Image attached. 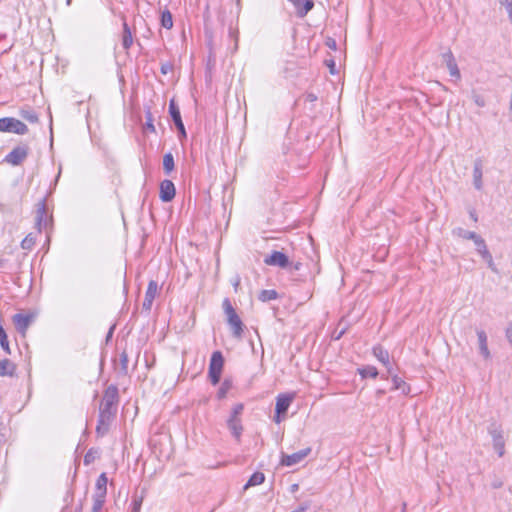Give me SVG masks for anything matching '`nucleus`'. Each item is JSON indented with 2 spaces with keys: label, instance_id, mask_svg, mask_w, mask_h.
<instances>
[{
  "label": "nucleus",
  "instance_id": "7ed1b4c3",
  "mask_svg": "<svg viewBox=\"0 0 512 512\" xmlns=\"http://www.w3.org/2000/svg\"><path fill=\"white\" fill-rule=\"evenodd\" d=\"M223 309L227 316V321L233 330V335L235 337H240L243 332V324L228 299L223 301Z\"/></svg>",
  "mask_w": 512,
  "mask_h": 512
},
{
  "label": "nucleus",
  "instance_id": "39448f33",
  "mask_svg": "<svg viewBox=\"0 0 512 512\" xmlns=\"http://www.w3.org/2000/svg\"><path fill=\"white\" fill-rule=\"evenodd\" d=\"M224 359L221 352L216 351L212 354L209 364V378L213 385H216L221 377Z\"/></svg>",
  "mask_w": 512,
  "mask_h": 512
},
{
  "label": "nucleus",
  "instance_id": "2f4dec72",
  "mask_svg": "<svg viewBox=\"0 0 512 512\" xmlns=\"http://www.w3.org/2000/svg\"><path fill=\"white\" fill-rule=\"evenodd\" d=\"M105 502V496L95 495L93 496L92 512H100Z\"/></svg>",
  "mask_w": 512,
  "mask_h": 512
},
{
  "label": "nucleus",
  "instance_id": "bb28decb",
  "mask_svg": "<svg viewBox=\"0 0 512 512\" xmlns=\"http://www.w3.org/2000/svg\"><path fill=\"white\" fill-rule=\"evenodd\" d=\"M20 116L29 123H37L39 120L37 113L31 109H22Z\"/></svg>",
  "mask_w": 512,
  "mask_h": 512
},
{
  "label": "nucleus",
  "instance_id": "e433bc0d",
  "mask_svg": "<svg viewBox=\"0 0 512 512\" xmlns=\"http://www.w3.org/2000/svg\"><path fill=\"white\" fill-rule=\"evenodd\" d=\"M392 382L395 389H402L405 392V382L397 375L392 376Z\"/></svg>",
  "mask_w": 512,
  "mask_h": 512
},
{
  "label": "nucleus",
  "instance_id": "c03bdc74",
  "mask_svg": "<svg viewBox=\"0 0 512 512\" xmlns=\"http://www.w3.org/2000/svg\"><path fill=\"white\" fill-rule=\"evenodd\" d=\"M298 488H299V485H298V484H293V485L291 486V491H292V492H296V491L298 490Z\"/></svg>",
  "mask_w": 512,
  "mask_h": 512
},
{
  "label": "nucleus",
  "instance_id": "f3484780",
  "mask_svg": "<svg viewBox=\"0 0 512 512\" xmlns=\"http://www.w3.org/2000/svg\"><path fill=\"white\" fill-rule=\"evenodd\" d=\"M374 356L387 368L388 373L392 374V368L389 361V353L381 346L373 348Z\"/></svg>",
  "mask_w": 512,
  "mask_h": 512
},
{
  "label": "nucleus",
  "instance_id": "a18cd8bd",
  "mask_svg": "<svg viewBox=\"0 0 512 512\" xmlns=\"http://www.w3.org/2000/svg\"><path fill=\"white\" fill-rule=\"evenodd\" d=\"M334 66L333 62L329 65L331 73H334Z\"/></svg>",
  "mask_w": 512,
  "mask_h": 512
},
{
  "label": "nucleus",
  "instance_id": "aec40b11",
  "mask_svg": "<svg viewBox=\"0 0 512 512\" xmlns=\"http://www.w3.org/2000/svg\"><path fill=\"white\" fill-rule=\"evenodd\" d=\"M16 372V365L9 359L0 360V376L5 377L14 376Z\"/></svg>",
  "mask_w": 512,
  "mask_h": 512
},
{
  "label": "nucleus",
  "instance_id": "473e14b6",
  "mask_svg": "<svg viewBox=\"0 0 512 512\" xmlns=\"http://www.w3.org/2000/svg\"><path fill=\"white\" fill-rule=\"evenodd\" d=\"M119 365H120V371L123 373V374H127V371H128V355L127 353L124 351L120 354L119 356Z\"/></svg>",
  "mask_w": 512,
  "mask_h": 512
},
{
  "label": "nucleus",
  "instance_id": "c756f323",
  "mask_svg": "<svg viewBox=\"0 0 512 512\" xmlns=\"http://www.w3.org/2000/svg\"><path fill=\"white\" fill-rule=\"evenodd\" d=\"M359 373L363 378H376L378 375V371L374 366H365L362 369H359Z\"/></svg>",
  "mask_w": 512,
  "mask_h": 512
},
{
  "label": "nucleus",
  "instance_id": "de8ad7c7",
  "mask_svg": "<svg viewBox=\"0 0 512 512\" xmlns=\"http://www.w3.org/2000/svg\"><path fill=\"white\" fill-rule=\"evenodd\" d=\"M294 269H295V270H299V269H300V263H296V264L294 265Z\"/></svg>",
  "mask_w": 512,
  "mask_h": 512
},
{
  "label": "nucleus",
  "instance_id": "c9c22d12",
  "mask_svg": "<svg viewBox=\"0 0 512 512\" xmlns=\"http://www.w3.org/2000/svg\"><path fill=\"white\" fill-rule=\"evenodd\" d=\"M230 387H231V383L228 380H225L222 383V385L218 391V398H220V399L224 398L226 396L227 391L230 389Z\"/></svg>",
  "mask_w": 512,
  "mask_h": 512
},
{
  "label": "nucleus",
  "instance_id": "f704fd0d",
  "mask_svg": "<svg viewBox=\"0 0 512 512\" xmlns=\"http://www.w3.org/2000/svg\"><path fill=\"white\" fill-rule=\"evenodd\" d=\"M35 244V238L32 234H28L21 242V247L24 250H30Z\"/></svg>",
  "mask_w": 512,
  "mask_h": 512
},
{
  "label": "nucleus",
  "instance_id": "cd10ccee",
  "mask_svg": "<svg viewBox=\"0 0 512 512\" xmlns=\"http://www.w3.org/2000/svg\"><path fill=\"white\" fill-rule=\"evenodd\" d=\"M163 169L166 174H169L174 169V158L171 153H167L163 157Z\"/></svg>",
  "mask_w": 512,
  "mask_h": 512
},
{
  "label": "nucleus",
  "instance_id": "6ab92c4d",
  "mask_svg": "<svg viewBox=\"0 0 512 512\" xmlns=\"http://www.w3.org/2000/svg\"><path fill=\"white\" fill-rule=\"evenodd\" d=\"M477 337H478L479 350H480L481 355L485 359H489L490 358V351L488 349L487 335H486L485 331L477 330Z\"/></svg>",
  "mask_w": 512,
  "mask_h": 512
},
{
  "label": "nucleus",
  "instance_id": "37998d69",
  "mask_svg": "<svg viewBox=\"0 0 512 512\" xmlns=\"http://www.w3.org/2000/svg\"><path fill=\"white\" fill-rule=\"evenodd\" d=\"M147 128L152 131V132H155V127L154 125L152 124L151 121L147 122Z\"/></svg>",
  "mask_w": 512,
  "mask_h": 512
},
{
  "label": "nucleus",
  "instance_id": "09e8293b",
  "mask_svg": "<svg viewBox=\"0 0 512 512\" xmlns=\"http://www.w3.org/2000/svg\"><path fill=\"white\" fill-rule=\"evenodd\" d=\"M471 217L474 219V221L477 220V217L475 216V214L471 213Z\"/></svg>",
  "mask_w": 512,
  "mask_h": 512
},
{
  "label": "nucleus",
  "instance_id": "8fccbe9b",
  "mask_svg": "<svg viewBox=\"0 0 512 512\" xmlns=\"http://www.w3.org/2000/svg\"><path fill=\"white\" fill-rule=\"evenodd\" d=\"M72 0H66V4L69 6L71 4Z\"/></svg>",
  "mask_w": 512,
  "mask_h": 512
},
{
  "label": "nucleus",
  "instance_id": "1a4fd4ad",
  "mask_svg": "<svg viewBox=\"0 0 512 512\" xmlns=\"http://www.w3.org/2000/svg\"><path fill=\"white\" fill-rule=\"evenodd\" d=\"M169 113H170V116L173 119V122H174L176 128L178 129L180 135L182 137H186V131H185V127L182 122V119H181L180 110H179L177 104L175 103L174 99H171L169 102Z\"/></svg>",
  "mask_w": 512,
  "mask_h": 512
},
{
  "label": "nucleus",
  "instance_id": "423d86ee",
  "mask_svg": "<svg viewBox=\"0 0 512 512\" xmlns=\"http://www.w3.org/2000/svg\"><path fill=\"white\" fill-rule=\"evenodd\" d=\"M294 399L293 394H280L276 398L275 416L274 422L280 423L282 421V415H284Z\"/></svg>",
  "mask_w": 512,
  "mask_h": 512
},
{
  "label": "nucleus",
  "instance_id": "a211bd4d",
  "mask_svg": "<svg viewBox=\"0 0 512 512\" xmlns=\"http://www.w3.org/2000/svg\"><path fill=\"white\" fill-rule=\"evenodd\" d=\"M297 8V14L299 17H304L313 7L314 2L312 0H289Z\"/></svg>",
  "mask_w": 512,
  "mask_h": 512
},
{
  "label": "nucleus",
  "instance_id": "4468645a",
  "mask_svg": "<svg viewBox=\"0 0 512 512\" xmlns=\"http://www.w3.org/2000/svg\"><path fill=\"white\" fill-rule=\"evenodd\" d=\"M443 60L446 64L447 69L449 70L450 76L459 80L461 78V74L452 52L448 51L444 53Z\"/></svg>",
  "mask_w": 512,
  "mask_h": 512
},
{
  "label": "nucleus",
  "instance_id": "0eeeda50",
  "mask_svg": "<svg viewBox=\"0 0 512 512\" xmlns=\"http://www.w3.org/2000/svg\"><path fill=\"white\" fill-rule=\"evenodd\" d=\"M28 152L29 148L27 145L17 146L6 155L4 161L13 166L19 165L27 158Z\"/></svg>",
  "mask_w": 512,
  "mask_h": 512
},
{
  "label": "nucleus",
  "instance_id": "2eb2a0df",
  "mask_svg": "<svg viewBox=\"0 0 512 512\" xmlns=\"http://www.w3.org/2000/svg\"><path fill=\"white\" fill-rule=\"evenodd\" d=\"M158 293V284L156 281L151 280L148 284V288L143 301V308L149 311L152 307L153 301Z\"/></svg>",
  "mask_w": 512,
  "mask_h": 512
},
{
  "label": "nucleus",
  "instance_id": "79ce46f5",
  "mask_svg": "<svg viewBox=\"0 0 512 512\" xmlns=\"http://www.w3.org/2000/svg\"><path fill=\"white\" fill-rule=\"evenodd\" d=\"M317 99L316 95L310 93L307 95V100L310 101V102H313Z\"/></svg>",
  "mask_w": 512,
  "mask_h": 512
},
{
  "label": "nucleus",
  "instance_id": "f03ea898",
  "mask_svg": "<svg viewBox=\"0 0 512 512\" xmlns=\"http://www.w3.org/2000/svg\"><path fill=\"white\" fill-rule=\"evenodd\" d=\"M244 405L238 403L232 408L230 417L227 420V426L231 431L232 435L239 440L243 431L240 415L242 414Z\"/></svg>",
  "mask_w": 512,
  "mask_h": 512
},
{
  "label": "nucleus",
  "instance_id": "dca6fc26",
  "mask_svg": "<svg viewBox=\"0 0 512 512\" xmlns=\"http://www.w3.org/2000/svg\"><path fill=\"white\" fill-rule=\"evenodd\" d=\"M490 434L493 440V447L499 457H502L505 453V441L502 432L499 429L490 430Z\"/></svg>",
  "mask_w": 512,
  "mask_h": 512
},
{
  "label": "nucleus",
  "instance_id": "a19ab883",
  "mask_svg": "<svg viewBox=\"0 0 512 512\" xmlns=\"http://www.w3.org/2000/svg\"><path fill=\"white\" fill-rule=\"evenodd\" d=\"M506 337L508 341L512 344V322L509 324L507 330H506Z\"/></svg>",
  "mask_w": 512,
  "mask_h": 512
},
{
  "label": "nucleus",
  "instance_id": "49530a36",
  "mask_svg": "<svg viewBox=\"0 0 512 512\" xmlns=\"http://www.w3.org/2000/svg\"><path fill=\"white\" fill-rule=\"evenodd\" d=\"M5 263H6L5 259H0V267H4Z\"/></svg>",
  "mask_w": 512,
  "mask_h": 512
},
{
  "label": "nucleus",
  "instance_id": "3c124183",
  "mask_svg": "<svg viewBox=\"0 0 512 512\" xmlns=\"http://www.w3.org/2000/svg\"><path fill=\"white\" fill-rule=\"evenodd\" d=\"M336 42L330 43V46H335Z\"/></svg>",
  "mask_w": 512,
  "mask_h": 512
},
{
  "label": "nucleus",
  "instance_id": "ea45409f",
  "mask_svg": "<svg viewBox=\"0 0 512 512\" xmlns=\"http://www.w3.org/2000/svg\"><path fill=\"white\" fill-rule=\"evenodd\" d=\"M240 281H241V279H240L239 275H235L233 278H231L230 282L233 285L235 291L238 290V287L240 285Z\"/></svg>",
  "mask_w": 512,
  "mask_h": 512
},
{
  "label": "nucleus",
  "instance_id": "393cba45",
  "mask_svg": "<svg viewBox=\"0 0 512 512\" xmlns=\"http://www.w3.org/2000/svg\"><path fill=\"white\" fill-rule=\"evenodd\" d=\"M265 475L262 472H255L251 475L248 482L245 484L244 489H248L249 487L260 485L264 482Z\"/></svg>",
  "mask_w": 512,
  "mask_h": 512
},
{
  "label": "nucleus",
  "instance_id": "6e6552de",
  "mask_svg": "<svg viewBox=\"0 0 512 512\" xmlns=\"http://www.w3.org/2000/svg\"><path fill=\"white\" fill-rule=\"evenodd\" d=\"M311 452V448H305L303 450H300L296 453H293L291 455H287L282 453L281 455V465L283 466H293L298 463H300L302 460H304Z\"/></svg>",
  "mask_w": 512,
  "mask_h": 512
},
{
  "label": "nucleus",
  "instance_id": "603ef678",
  "mask_svg": "<svg viewBox=\"0 0 512 512\" xmlns=\"http://www.w3.org/2000/svg\"><path fill=\"white\" fill-rule=\"evenodd\" d=\"M336 42L330 43V46H335Z\"/></svg>",
  "mask_w": 512,
  "mask_h": 512
},
{
  "label": "nucleus",
  "instance_id": "412c9836",
  "mask_svg": "<svg viewBox=\"0 0 512 512\" xmlns=\"http://www.w3.org/2000/svg\"><path fill=\"white\" fill-rule=\"evenodd\" d=\"M476 247H477V251L478 253L488 261L489 265H492V256L490 254V252L488 251L487 249V246H486V243L484 241V239L480 236H478L476 238V240L474 241Z\"/></svg>",
  "mask_w": 512,
  "mask_h": 512
},
{
  "label": "nucleus",
  "instance_id": "7c9ffc66",
  "mask_svg": "<svg viewBox=\"0 0 512 512\" xmlns=\"http://www.w3.org/2000/svg\"><path fill=\"white\" fill-rule=\"evenodd\" d=\"M161 25L166 29H171L173 27L172 14L168 10L162 12Z\"/></svg>",
  "mask_w": 512,
  "mask_h": 512
},
{
  "label": "nucleus",
  "instance_id": "4be33fe9",
  "mask_svg": "<svg viewBox=\"0 0 512 512\" xmlns=\"http://www.w3.org/2000/svg\"><path fill=\"white\" fill-rule=\"evenodd\" d=\"M473 181L477 190L482 188V167L480 161H476L473 169Z\"/></svg>",
  "mask_w": 512,
  "mask_h": 512
},
{
  "label": "nucleus",
  "instance_id": "9b49d317",
  "mask_svg": "<svg viewBox=\"0 0 512 512\" xmlns=\"http://www.w3.org/2000/svg\"><path fill=\"white\" fill-rule=\"evenodd\" d=\"M35 222L39 231L48 226L49 219L44 201L37 204Z\"/></svg>",
  "mask_w": 512,
  "mask_h": 512
},
{
  "label": "nucleus",
  "instance_id": "72a5a7b5",
  "mask_svg": "<svg viewBox=\"0 0 512 512\" xmlns=\"http://www.w3.org/2000/svg\"><path fill=\"white\" fill-rule=\"evenodd\" d=\"M471 97H472L474 103L478 107H484L486 105L485 98L481 94H479L476 90H472Z\"/></svg>",
  "mask_w": 512,
  "mask_h": 512
},
{
  "label": "nucleus",
  "instance_id": "5701e85b",
  "mask_svg": "<svg viewBox=\"0 0 512 512\" xmlns=\"http://www.w3.org/2000/svg\"><path fill=\"white\" fill-rule=\"evenodd\" d=\"M107 477L105 473H102L96 482V492L95 495H101L106 497V491H107Z\"/></svg>",
  "mask_w": 512,
  "mask_h": 512
},
{
  "label": "nucleus",
  "instance_id": "4c0bfd02",
  "mask_svg": "<svg viewBox=\"0 0 512 512\" xmlns=\"http://www.w3.org/2000/svg\"><path fill=\"white\" fill-rule=\"evenodd\" d=\"M500 3L506 7L510 21L512 22V2L510 0H500Z\"/></svg>",
  "mask_w": 512,
  "mask_h": 512
},
{
  "label": "nucleus",
  "instance_id": "20e7f679",
  "mask_svg": "<svg viewBox=\"0 0 512 512\" xmlns=\"http://www.w3.org/2000/svg\"><path fill=\"white\" fill-rule=\"evenodd\" d=\"M28 127L25 123L13 117L0 118V132L15 133L25 135L28 133Z\"/></svg>",
  "mask_w": 512,
  "mask_h": 512
},
{
  "label": "nucleus",
  "instance_id": "f257e3e1",
  "mask_svg": "<svg viewBox=\"0 0 512 512\" xmlns=\"http://www.w3.org/2000/svg\"><path fill=\"white\" fill-rule=\"evenodd\" d=\"M118 390L115 386H109L103 395L99 407V419L96 427L98 435H105L115 417L117 411Z\"/></svg>",
  "mask_w": 512,
  "mask_h": 512
},
{
  "label": "nucleus",
  "instance_id": "9d476101",
  "mask_svg": "<svg viewBox=\"0 0 512 512\" xmlns=\"http://www.w3.org/2000/svg\"><path fill=\"white\" fill-rule=\"evenodd\" d=\"M264 263L269 266L286 268L289 265V259L284 253L280 251H273L270 256H267L264 259Z\"/></svg>",
  "mask_w": 512,
  "mask_h": 512
},
{
  "label": "nucleus",
  "instance_id": "f8f14e48",
  "mask_svg": "<svg viewBox=\"0 0 512 512\" xmlns=\"http://www.w3.org/2000/svg\"><path fill=\"white\" fill-rule=\"evenodd\" d=\"M32 320H33V316L30 314L18 313L13 316V323H14L16 329L23 335L25 334L26 330L30 326Z\"/></svg>",
  "mask_w": 512,
  "mask_h": 512
},
{
  "label": "nucleus",
  "instance_id": "b1692460",
  "mask_svg": "<svg viewBox=\"0 0 512 512\" xmlns=\"http://www.w3.org/2000/svg\"><path fill=\"white\" fill-rule=\"evenodd\" d=\"M133 43V36L132 32L126 22L123 24V38H122V45L124 49L128 50Z\"/></svg>",
  "mask_w": 512,
  "mask_h": 512
},
{
  "label": "nucleus",
  "instance_id": "58836bf2",
  "mask_svg": "<svg viewBox=\"0 0 512 512\" xmlns=\"http://www.w3.org/2000/svg\"><path fill=\"white\" fill-rule=\"evenodd\" d=\"M141 505H142V498L141 497L134 499L132 512H140Z\"/></svg>",
  "mask_w": 512,
  "mask_h": 512
},
{
  "label": "nucleus",
  "instance_id": "a878e982",
  "mask_svg": "<svg viewBox=\"0 0 512 512\" xmlns=\"http://www.w3.org/2000/svg\"><path fill=\"white\" fill-rule=\"evenodd\" d=\"M453 233L458 236V237H461L463 239H467V240H472L473 242L476 240V238L479 236L478 234H476L475 232L473 231H468V230H465L463 228H457L453 231Z\"/></svg>",
  "mask_w": 512,
  "mask_h": 512
},
{
  "label": "nucleus",
  "instance_id": "ddd939ff",
  "mask_svg": "<svg viewBox=\"0 0 512 512\" xmlns=\"http://www.w3.org/2000/svg\"><path fill=\"white\" fill-rule=\"evenodd\" d=\"M175 197V186L170 180H163L160 184V199L170 202Z\"/></svg>",
  "mask_w": 512,
  "mask_h": 512
},
{
  "label": "nucleus",
  "instance_id": "c85d7f7f",
  "mask_svg": "<svg viewBox=\"0 0 512 512\" xmlns=\"http://www.w3.org/2000/svg\"><path fill=\"white\" fill-rule=\"evenodd\" d=\"M277 297L278 293L275 290H262L258 296L259 300L262 302L271 301L276 299Z\"/></svg>",
  "mask_w": 512,
  "mask_h": 512
}]
</instances>
